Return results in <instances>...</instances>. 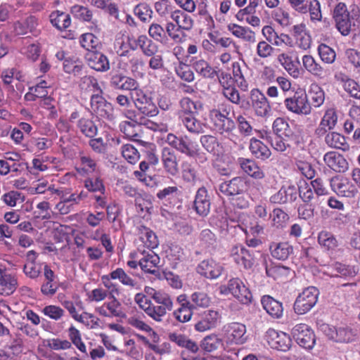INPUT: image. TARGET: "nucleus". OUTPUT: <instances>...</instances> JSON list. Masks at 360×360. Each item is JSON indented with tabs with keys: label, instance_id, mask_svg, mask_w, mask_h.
<instances>
[{
	"label": "nucleus",
	"instance_id": "nucleus-1",
	"mask_svg": "<svg viewBox=\"0 0 360 360\" xmlns=\"http://www.w3.org/2000/svg\"><path fill=\"white\" fill-rule=\"evenodd\" d=\"M202 106L200 101H194L187 96L181 98L179 102L177 117L191 134L198 135L205 131V124L196 118L198 111L202 110Z\"/></svg>",
	"mask_w": 360,
	"mask_h": 360
},
{
	"label": "nucleus",
	"instance_id": "nucleus-2",
	"mask_svg": "<svg viewBox=\"0 0 360 360\" xmlns=\"http://www.w3.org/2000/svg\"><path fill=\"white\" fill-rule=\"evenodd\" d=\"M128 44L131 49H139L144 56L150 57L148 67L153 70H158L164 68L163 57L157 54L158 45L146 34H140L136 37H129Z\"/></svg>",
	"mask_w": 360,
	"mask_h": 360
},
{
	"label": "nucleus",
	"instance_id": "nucleus-3",
	"mask_svg": "<svg viewBox=\"0 0 360 360\" xmlns=\"http://www.w3.org/2000/svg\"><path fill=\"white\" fill-rule=\"evenodd\" d=\"M359 13V8L356 5L351 6L349 11L345 3L340 2L334 8L333 18L338 30L347 36L351 32L352 20H355Z\"/></svg>",
	"mask_w": 360,
	"mask_h": 360
},
{
	"label": "nucleus",
	"instance_id": "nucleus-4",
	"mask_svg": "<svg viewBox=\"0 0 360 360\" xmlns=\"http://www.w3.org/2000/svg\"><path fill=\"white\" fill-rule=\"evenodd\" d=\"M101 280L103 286L111 292H115L116 295H120V288L118 284L113 283L112 281H118L122 285L131 289H139L138 282L121 267L116 268L108 274L101 276Z\"/></svg>",
	"mask_w": 360,
	"mask_h": 360
},
{
	"label": "nucleus",
	"instance_id": "nucleus-5",
	"mask_svg": "<svg viewBox=\"0 0 360 360\" xmlns=\"http://www.w3.org/2000/svg\"><path fill=\"white\" fill-rule=\"evenodd\" d=\"M130 98L137 110L143 115L153 117L158 115L159 110L153 98L139 86L130 91Z\"/></svg>",
	"mask_w": 360,
	"mask_h": 360
},
{
	"label": "nucleus",
	"instance_id": "nucleus-6",
	"mask_svg": "<svg viewBox=\"0 0 360 360\" xmlns=\"http://www.w3.org/2000/svg\"><path fill=\"white\" fill-rule=\"evenodd\" d=\"M283 103L286 110L295 115L306 116L311 112L312 108L304 91H295L292 96L286 97Z\"/></svg>",
	"mask_w": 360,
	"mask_h": 360
},
{
	"label": "nucleus",
	"instance_id": "nucleus-7",
	"mask_svg": "<svg viewBox=\"0 0 360 360\" xmlns=\"http://www.w3.org/2000/svg\"><path fill=\"white\" fill-rule=\"evenodd\" d=\"M319 295V290L313 286L308 287L298 295L293 304L295 314L303 315L309 312L316 304Z\"/></svg>",
	"mask_w": 360,
	"mask_h": 360
},
{
	"label": "nucleus",
	"instance_id": "nucleus-8",
	"mask_svg": "<svg viewBox=\"0 0 360 360\" xmlns=\"http://www.w3.org/2000/svg\"><path fill=\"white\" fill-rule=\"evenodd\" d=\"M221 292L224 294H231L243 304H249L252 302V292L238 278L230 279L226 285L221 288Z\"/></svg>",
	"mask_w": 360,
	"mask_h": 360
},
{
	"label": "nucleus",
	"instance_id": "nucleus-9",
	"mask_svg": "<svg viewBox=\"0 0 360 360\" xmlns=\"http://www.w3.org/2000/svg\"><path fill=\"white\" fill-rule=\"evenodd\" d=\"M109 300L102 305L96 307L95 311L100 316L107 318L124 319L126 314L119 300L115 297V292L109 291Z\"/></svg>",
	"mask_w": 360,
	"mask_h": 360
},
{
	"label": "nucleus",
	"instance_id": "nucleus-10",
	"mask_svg": "<svg viewBox=\"0 0 360 360\" xmlns=\"http://www.w3.org/2000/svg\"><path fill=\"white\" fill-rule=\"evenodd\" d=\"M288 1L295 11L301 14L309 13L312 21H321L322 14L321 4L318 0H288Z\"/></svg>",
	"mask_w": 360,
	"mask_h": 360
},
{
	"label": "nucleus",
	"instance_id": "nucleus-11",
	"mask_svg": "<svg viewBox=\"0 0 360 360\" xmlns=\"http://www.w3.org/2000/svg\"><path fill=\"white\" fill-rule=\"evenodd\" d=\"M291 334L297 343L306 349H311L316 343L313 330L305 323L296 324L292 329Z\"/></svg>",
	"mask_w": 360,
	"mask_h": 360
},
{
	"label": "nucleus",
	"instance_id": "nucleus-12",
	"mask_svg": "<svg viewBox=\"0 0 360 360\" xmlns=\"http://www.w3.org/2000/svg\"><path fill=\"white\" fill-rule=\"evenodd\" d=\"M70 11L75 19L84 23H89L88 26L89 31L101 32L98 20L94 18V12L88 6L75 4L70 8Z\"/></svg>",
	"mask_w": 360,
	"mask_h": 360
},
{
	"label": "nucleus",
	"instance_id": "nucleus-13",
	"mask_svg": "<svg viewBox=\"0 0 360 360\" xmlns=\"http://www.w3.org/2000/svg\"><path fill=\"white\" fill-rule=\"evenodd\" d=\"M230 257L240 268L245 270L252 269L256 262L254 252L242 245L233 246L230 251Z\"/></svg>",
	"mask_w": 360,
	"mask_h": 360
},
{
	"label": "nucleus",
	"instance_id": "nucleus-14",
	"mask_svg": "<svg viewBox=\"0 0 360 360\" xmlns=\"http://www.w3.org/2000/svg\"><path fill=\"white\" fill-rule=\"evenodd\" d=\"M224 331L226 341L229 344L241 345L248 340L246 326L243 323L238 322L228 323L224 326Z\"/></svg>",
	"mask_w": 360,
	"mask_h": 360
},
{
	"label": "nucleus",
	"instance_id": "nucleus-15",
	"mask_svg": "<svg viewBox=\"0 0 360 360\" xmlns=\"http://www.w3.org/2000/svg\"><path fill=\"white\" fill-rule=\"evenodd\" d=\"M137 252L142 256L139 260V266L141 269L144 273L157 276L160 262L158 255L154 252L153 250L142 249L141 245L138 247Z\"/></svg>",
	"mask_w": 360,
	"mask_h": 360
},
{
	"label": "nucleus",
	"instance_id": "nucleus-16",
	"mask_svg": "<svg viewBox=\"0 0 360 360\" xmlns=\"http://www.w3.org/2000/svg\"><path fill=\"white\" fill-rule=\"evenodd\" d=\"M229 115V112L224 114L219 109H213L210 112L211 122L220 134H229L236 129V123Z\"/></svg>",
	"mask_w": 360,
	"mask_h": 360
},
{
	"label": "nucleus",
	"instance_id": "nucleus-17",
	"mask_svg": "<svg viewBox=\"0 0 360 360\" xmlns=\"http://www.w3.org/2000/svg\"><path fill=\"white\" fill-rule=\"evenodd\" d=\"M221 316L214 309L202 311L199 314V320L195 323L194 328L198 332H205L215 328L220 323Z\"/></svg>",
	"mask_w": 360,
	"mask_h": 360
},
{
	"label": "nucleus",
	"instance_id": "nucleus-18",
	"mask_svg": "<svg viewBox=\"0 0 360 360\" xmlns=\"http://www.w3.org/2000/svg\"><path fill=\"white\" fill-rule=\"evenodd\" d=\"M91 110L97 117L101 119L112 120L113 119V108L110 103L108 102L99 94L91 96Z\"/></svg>",
	"mask_w": 360,
	"mask_h": 360
},
{
	"label": "nucleus",
	"instance_id": "nucleus-19",
	"mask_svg": "<svg viewBox=\"0 0 360 360\" xmlns=\"http://www.w3.org/2000/svg\"><path fill=\"white\" fill-rule=\"evenodd\" d=\"M266 337L269 345L272 349L286 352L291 346V338L286 333L270 328L267 330Z\"/></svg>",
	"mask_w": 360,
	"mask_h": 360
},
{
	"label": "nucleus",
	"instance_id": "nucleus-20",
	"mask_svg": "<svg viewBox=\"0 0 360 360\" xmlns=\"http://www.w3.org/2000/svg\"><path fill=\"white\" fill-rule=\"evenodd\" d=\"M250 99L255 114L262 117H266L271 112V105L266 96L259 89L251 90Z\"/></svg>",
	"mask_w": 360,
	"mask_h": 360
},
{
	"label": "nucleus",
	"instance_id": "nucleus-21",
	"mask_svg": "<svg viewBox=\"0 0 360 360\" xmlns=\"http://www.w3.org/2000/svg\"><path fill=\"white\" fill-rule=\"evenodd\" d=\"M224 268L212 258L201 261L196 268L197 272L207 279H217L221 276Z\"/></svg>",
	"mask_w": 360,
	"mask_h": 360
},
{
	"label": "nucleus",
	"instance_id": "nucleus-22",
	"mask_svg": "<svg viewBox=\"0 0 360 360\" xmlns=\"http://www.w3.org/2000/svg\"><path fill=\"white\" fill-rule=\"evenodd\" d=\"M246 189L247 183L242 176H236L229 181H225L219 186V191L229 198L245 193Z\"/></svg>",
	"mask_w": 360,
	"mask_h": 360
},
{
	"label": "nucleus",
	"instance_id": "nucleus-23",
	"mask_svg": "<svg viewBox=\"0 0 360 360\" xmlns=\"http://www.w3.org/2000/svg\"><path fill=\"white\" fill-rule=\"evenodd\" d=\"M332 190L338 195L346 198H354L358 190L354 184L345 177H333L330 179Z\"/></svg>",
	"mask_w": 360,
	"mask_h": 360
},
{
	"label": "nucleus",
	"instance_id": "nucleus-24",
	"mask_svg": "<svg viewBox=\"0 0 360 360\" xmlns=\"http://www.w3.org/2000/svg\"><path fill=\"white\" fill-rule=\"evenodd\" d=\"M17 288L16 277L8 273L6 265L0 262V294L5 296L11 295Z\"/></svg>",
	"mask_w": 360,
	"mask_h": 360
},
{
	"label": "nucleus",
	"instance_id": "nucleus-25",
	"mask_svg": "<svg viewBox=\"0 0 360 360\" xmlns=\"http://www.w3.org/2000/svg\"><path fill=\"white\" fill-rule=\"evenodd\" d=\"M161 160L165 172L172 176H176L179 172V160L175 151L168 147L162 150Z\"/></svg>",
	"mask_w": 360,
	"mask_h": 360
},
{
	"label": "nucleus",
	"instance_id": "nucleus-26",
	"mask_svg": "<svg viewBox=\"0 0 360 360\" xmlns=\"http://www.w3.org/2000/svg\"><path fill=\"white\" fill-rule=\"evenodd\" d=\"M88 65L97 72H107L110 68L108 57L98 50L88 52L86 55Z\"/></svg>",
	"mask_w": 360,
	"mask_h": 360
},
{
	"label": "nucleus",
	"instance_id": "nucleus-27",
	"mask_svg": "<svg viewBox=\"0 0 360 360\" xmlns=\"http://www.w3.org/2000/svg\"><path fill=\"white\" fill-rule=\"evenodd\" d=\"M238 162L242 171L251 178L262 180L265 177L264 172L255 160L239 158Z\"/></svg>",
	"mask_w": 360,
	"mask_h": 360
},
{
	"label": "nucleus",
	"instance_id": "nucleus-28",
	"mask_svg": "<svg viewBox=\"0 0 360 360\" xmlns=\"http://www.w3.org/2000/svg\"><path fill=\"white\" fill-rule=\"evenodd\" d=\"M338 122V115L335 108L327 109L319 127L315 130V134L319 137L324 136L328 131L333 129Z\"/></svg>",
	"mask_w": 360,
	"mask_h": 360
},
{
	"label": "nucleus",
	"instance_id": "nucleus-29",
	"mask_svg": "<svg viewBox=\"0 0 360 360\" xmlns=\"http://www.w3.org/2000/svg\"><path fill=\"white\" fill-rule=\"evenodd\" d=\"M292 35L297 46L304 51L309 49L311 44V38L303 23L295 25L292 29Z\"/></svg>",
	"mask_w": 360,
	"mask_h": 360
},
{
	"label": "nucleus",
	"instance_id": "nucleus-30",
	"mask_svg": "<svg viewBox=\"0 0 360 360\" xmlns=\"http://www.w3.org/2000/svg\"><path fill=\"white\" fill-rule=\"evenodd\" d=\"M210 198L207 190L204 187L198 189L194 200V209L200 216H207L210 210Z\"/></svg>",
	"mask_w": 360,
	"mask_h": 360
},
{
	"label": "nucleus",
	"instance_id": "nucleus-31",
	"mask_svg": "<svg viewBox=\"0 0 360 360\" xmlns=\"http://www.w3.org/2000/svg\"><path fill=\"white\" fill-rule=\"evenodd\" d=\"M326 165L336 172H345L348 169V162L344 156L335 151L326 153L323 156Z\"/></svg>",
	"mask_w": 360,
	"mask_h": 360
},
{
	"label": "nucleus",
	"instance_id": "nucleus-32",
	"mask_svg": "<svg viewBox=\"0 0 360 360\" xmlns=\"http://www.w3.org/2000/svg\"><path fill=\"white\" fill-rule=\"evenodd\" d=\"M269 251L274 259L285 261L293 253V246L288 241L271 242Z\"/></svg>",
	"mask_w": 360,
	"mask_h": 360
},
{
	"label": "nucleus",
	"instance_id": "nucleus-33",
	"mask_svg": "<svg viewBox=\"0 0 360 360\" xmlns=\"http://www.w3.org/2000/svg\"><path fill=\"white\" fill-rule=\"evenodd\" d=\"M263 309L273 319H280L283 314V303L270 295H264L261 299Z\"/></svg>",
	"mask_w": 360,
	"mask_h": 360
},
{
	"label": "nucleus",
	"instance_id": "nucleus-34",
	"mask_svg": "<svg viewBox=\"0 0 360 360\" xmlns=\"http://www.w3.org/2000/svg\"><path fill=\"white\" fill-rule=\"evenodd\" d=\"M137 231L139 239L143 243L142 249L146 248L148 250H153L158 246V238L150 228L141 225L137 227Z\"/></svg>",
	"mask_w": 360,
	"mask_h": 360
},
{
	"label": "nucleus",
	"instance_id": "nucleus-35",
	"mask_svg": "<svg viewBox=\"0 0 360 360\" xmlns=\"http://www.w3.org/2000/svg\"><path fill=\"white\" fill-rule=\"evenodd\" d=\"M277 61L292 77L297 79L300 77L301 70L299 68V60H293L291 56L283 52L278 55Z\"/></svg>",
	"mask_w": 360,
	"mask_h": 360
},
{
	"label": "nucleus",
	"instance_id": "nucleus-36",
	"mask_svg": "<svg viewBox=\"0 0 360 360\" xmlns=\"http://www.w3.org/2000/svg\"><path fill=\"white\" fill-rule=\"evenodd\" d=\"M227 29L233 36L249 44H255L257 41L255 32L249 27L230 23L227 25Z\"/></svg>",
	"mask_w": 360,
	"mask_h": 360
},
{
	"label": "nucleus",
	"instance_id": "nucleus-37",
	"mask_svg": "<svg viewBox=\"0 0 360 360\" xmlns=\"http://www.w3.org/2000/svg\"><path fill=\"white\" fill-rule=\"evenodd\" d=\"M272 131L274 135L284 136L288 140H297L298 138L285 117H278L274 120Z\"/></svg>",
	"mask_w": 360,
	"mask_h": 360
},
{
	"label": "nucleus",
	"instance_id": "nucleus-38",
	"mask_svg": "<svg viewBox=\"0 0 360 360\" xmlns=\"http://www.w3.org/2000/svg\"><path fill=\"white\" fill-rule=\"evenodd\" d=\"M318 243L321 248L330 254L336 252L339 241L336 236L330 231L323 230L320 231L317 237Z\"/></svg>",
	"mask_w": 360,
	"mask_h": 360
},
{
	"label": "nucleus",
	"instance_id": "nucleus-39",
	"mask_svg": "<svg viewBox=\"0 0 360 360\" xmlns=\"http://www.w3.org/2000/svg\"><path fill=\"white\" fill-rule=\"evenodd\" d=\"M110 86L115 89L129 91L139 86L138 82L134 78L125 76L122 73L112 75L110 81Z\"/></svg>",
	"mask_w": 360,
	"mask_h": 360
},
{
	"label": "nucleus",
	"instance_id": "nucleus-40",
	"mask_svg": "<svg viewBox=\"0 0 360 360\" xmlns=\"http://www.w3.org/2000/svg\"><path fill=\"white\" fill-rule=\"evenodd\" d=\"M302 61L303 68L315 77L323 79L326 75V70L311 55H304Z\"/></svg>",
	"mask_w": 360,
	"mask_h": 360
},
{
	"label": "nucleus",
	"instance_id": "nucleus-41",
	"mask_svg": "<svg viewBox=\"0 0 360 360\" xmlns=\"http://www.w3.org/2000/svg\"><path fill=\"white\" fill-rule=\"evenodd\" d=\"M249 150L252 156L262 161L268 160L271 155L269 147L256 138L250 140Z\"/></svg>",
	"mask_w": 360,
	"mask_h": 360
},
{
	"label": "nucleus",
	"instance_id": "nucleus-42",
	"mask_svg": "<svg viewBox=\"0 0 360 360\" xmlns=\"http://www.w3.org/2000/svg\"><path fill=\"white\" fill-rule=\"evenodd\" d=\"M185 11L176 9L172 13L171 18L176 22V30L190 31L193 27V18Z\"/></svg>",
	"mask_w": 360,
	"mask_h": 360
},
{
	"label": "nucleus",
	"instance_id": "nucleus-43",
	"mask_svg": "<svg viewBox=\"0 0 360 360\" xmlns=\"http://www.w3.org/2000/svg\"><path fill=\"white\" fill-rule=\"evenodd\" d=\"M49 20L51 24L59 31L66 30L72 23L70 14L59 10L52 11Z\"/></svg>",
	"mask_w": 360,
	"mask_h": 360
},
{
	"label": "nucleus",
	"instance_id": "nucleus-44",
	"mask_svg": "<svg viewBox=\"0 0 360 360\" xmlns=\"http://www.w3.org/2000/svg\"><path fill=\"white\" fill-rule=\"evenodd\" d=\"M100 33L90 31L81 34L79 38L80 46L89 52L98 50L101 46V41L97 37Z\"/></svg>",
	"mask_w": 360,
	"mask_h": 360
},
{
	"label": "nucleus",
	"instance_id": "nucleus-45",
	"mask_svg": "<svg viewBox=\"0 0 360 360\" xmlns=\"http://www.w3.org/2000/svg\"><path fill=\"white\" fill-rule=\"evenodd\" d=\"M299 196L303 202L313 203L318 207H321L325 199H317L316 194L311 186L306 181L300 184L298 187Z\"/></svg>",
	"mask_w": 360,
	"mask_h": 360
},
{
	"label": "nucleus",
	"instance_id": "nucleus-46",
	"mask_svg": "<svg viewBox=\"0 0 360 360\" xmlns=\"http://www.w3.org/2000/svg\"><path fill=\"white\" fill-rule=\"evenodd\" d=\"M192 66L197 74L203 78L212 79L217 75V71L205 59L193 60Z\"/></svg>",
	"mask_w": 360,
	"mask_h": 360
},
{
	"label": "nucleus",
	"instance_id": "nucleus-47",
	"mask_svg": "<svg viewBox=\"0 0 360 360\" xmlns=\"http://www.w3.org/2000/svg\"><path fill=\"white\" fill-rule=\"evenodd\" d=\"M265 270L268 277L279 281L288 279L290 274V269L289 267L274 263L266 266Z\"/></svg>",
	"mask_w": 360,
	"mask_h": 360
},
{
	"label": "nucleus",
	"instance_id": "nucleus-48",
	"mask_svg": "<svg viewBox=\"0 0 360 360\" xmlns=\"http://www.w3.org/2000/svg\"><path fill=\"white\" fill-rule=\"evenodd\" d=\"M200 142L206 151L214 155H218L223 150L222 144L215 136L202 135L200 138Z\"/></svg>",
	"mask_w": 360,
	"mask_h": 360
},
{
	"label": "nucleus",
	"instance_id": "nucleus-49",
	"mask_svg": "<svg viewBox=\"0 0 360 360\" xmlns=\"http://www.w3.org/2000/svg\"><path fill=\"white\" fill-rule=\"evenodd\" d=\"M276 70L271 65H265L258 72L256 82L260 86H266L276 81Z\"/></svg>",
	"mask_w": 360,
	"mask_h": 360
},
{
	"label": "nucleus",
	"instance_id": "nucleus-50",
	"mask_svg": "<svg viewBox=\"0 0 360 360\" xmlns=\"http://www.w3.org/2000/svg\"><path fill=\"white\" fill-rule=\"evenodd\" d=\"M325 136V142L332 148H336L345 151L349 149V145L346 141L344 136L338 132L326 133Z\"/></svg>",
	"mask_w": 360,
	"mask_h": 360
},
{
	"label": "nucleus",
	"instance_id": "nucleus-51",
	"mask_svg": "<svg viewBox=\"0 0 360 360\" xmlns=\"http://www.w3.org/2000/svg\"><path fill=\"white\" fill-rule=\"evenodd\" d=\"M308 95L311 106L319 108L323 104L325 101V92L317 84H311Z\"/></svg>",
	"mask_w": 360,
	"mask_h": 360
},
{
	"label": "nucleus",
	"instance_id": "nucleus-52",
	"mask_svg": "<svg viewBox=\"0 0 360 360\" xmlns=\"http://www.w3.org/2000/svg\"><path fill=\"white\" fill-rule=\"evenodd\" d=\"M77 126L80 132L86 137L94 138L98 131L97 126L93 120L86 117L79 118Z\"/></svg>",
	"mask_w": 360,
	"mask_h": 360
},
{
	"label": "nucleus",
	"instance_id": "nucleus-53",
	"mask_svg": "<svg viewBox=\"0 0 360 360\" xmlns=\"http://www.w3.org/2000/svg\"><path fill=\"white\" fill-rule=\"evenodd\" d=\"M127 58L131 70L134 75L142 77L144 75L143 72L146 64L141 55L137 53H132L131 56Z\"/></svg>",
	"mask_w": 360,
	"mask_h": 360
},
{
	"label": "nucleus",
	"instance_id": "nucleus-54",
	"mask_svg": "<svg viewBox=\"0 0 360 360\" xmlns=\"http://www.w3.org/2000/svg\"><path fill=\"white\" fill-rule=\"evenodd\" d=\"M133 13L142 22H149L153 18V11L146 2H141L136 5L133 9Z\"/></svg>",
	"mask_w": 360,
	"mask_h": 360
},
{
	"label": "nucleus",
	"instance_id": "nucleus-55",
	"mask_svg": "<svg viewBox=\"0 0 360 360\" xmlns=\"http://www.w3.org/2000/svg\"><path fill=\"white\" fill-rule=\"evenodd\" d=\"M84 64L77 58H68L63 62V70L66 73L73 74L75 76L82 75Z\"/></svg>",
	"mask_w": 360,
	"mask_h": 360
},
{
	"label": "nucleus",
	"instance_id": "nucleus-56",
	"mask_svg": "<svg viewBox=\"0 0 360 360\" xmlns=\"http://www.w3.org/2000/svg\"><path fill=\"white\" fill-rule=\"evenodd\" d=\"M68 334L71 345H74L81 352L86 354V345L82 340L80 331L75 326L71 325L68 329Z\"/></svg>",
	"mask_w": 360,
	"mask_h": 360
},
{
	"label": "nucleus",
	"instance_id": "nucleus-57",
	"mask_svg": "<svg viewBox=\"0 0 360 360\" xmlns=\"http://www.w3.org/2000/svg\"><path fill=\"white\" fill-rule=\"evenodd\" d=\"M84 186L88 191L92 193L100 192L104 194L105 191L103 181L100 176L87 177L84 181Z\"/></svg>",
	"mask_w": 360,
	"mask_h": 360
},
{
	"label": "nucleus",
	"instance_id": "nucleus-58",
	"mask_svg": "<svg viewBox=\"0 0 360 360\" xmlns=\"http://www.w3.org/2000/svg\"><path fill=\"white\" fill-rule=\"evenodd\" d=\"M222 340L217 335L212 333L205 336L200 342V347L207 352L217 350L221 345Z\"/></svg>",
	"mask_w": 360,
	"mask_h": 360
},
{
	"label": "nucleus",
	"instance_id": "nucleus-59",
	"mask_svg": "<svg viewBox=\"0 0 360 360\" xmlns=\"http://www.w3.org/2000/svg\"><path fill=\"white\" fill-rule=\"evenodd\" d=\"M357 336V330L349 327H340L336 330L335 340L338 342H349L354 341Z\"/></svg>",
	"mask_w": 360,
	"mask_h": 360
},
{
	"label": "nucleus",
	"instance_id": "nucleus-60",
	"mask_svg": "<svg viewBox=\"0 0 360 360\" xmlns=\"http://www.w3.org/2000/svg\"><path fill=\"white\" fill-rule=\"evenodd\" d=\"M232 74L233 79L237 84L238 86L242 91H248V83L244 77V75L241 69V66L238 62H233L232 63Z\"/></svg>",
	"mask_w": 360,
	"mask_h": 360
},
{
	"label": "nucleus",
	"instance_id": "nucleus-61",
	"mask_svg": "<svg viewBox=\"0 0 360 360\" xmlns=\"http://www.w3.org/2000/svg\"><path fill=\"white\" fill-rule=\"evenodd\" d=\"M184 255L183 249L178 245H172L169 248L167 259L172 268H177L178 264L183 261Z\"/></svg>",
	"mask_w": 360,
	"mask_h": 360
},
{
	"label": "nucleus",
	"instance_id": "nucleus-62",
	"mask_svg": "<svg viewBox=\"0 0 360 360\" xmlns=\"http://www.w3.org/2000/svg\"><path fill=\"white\" fill-rule=\"evenodd\" d=\"M193 310L197 308H207L211 304V298L202 291L194 292L191 295Z\"/></svg>",
	"mask_w": 360,
	"mask_h": 360
},
{
	"label": "nucleus",
	"instance_id": "nucleus-63",
	"mask_svg": "<svg viewBox=\"0 0 360 360\" xmlns=\"http://www.w3.org/2000/svg\"><path fill=\"white\" fill-rule=\"evenodd\" d=\"M193 315V308L179 307L172 312V317L177 323H184L191 320Z\"/></svg>",
	"mask_w": 360,
	"mask_h": 360
},
{
	"label": "nucleus",
	"instance_id": "nucleus-64",
	"mask_svg": "<svg viewBox=\"0 0 360 360\" xmlns=\"http://www.w3.org/2000/svg\"><path fill=\"white\" fill-rule=\"evenodd\" d=\"M317 51L321 60L323 63L332 64L335 60V51L326 44L319 45Z\"/></svg>",
	"mask_w": 360,
	"mask_h": 360
}]
</instances>
